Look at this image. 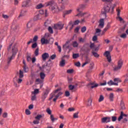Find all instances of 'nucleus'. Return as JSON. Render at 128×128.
I'll return each instance as SVG.
<instances>
[{
    "mask_svg": "<svg viewBox=\"0 0 128 128\" xmlns=\"http://www.w3.org/2000/svg\"><path fill=\"white\" fill-rule=\"evenodd\" d=\"M70 48V46H68V43H66L63 46V49L64 50H66Z\"/></svg>",
    "mask_w": 128,
    "mask_h": 128,
    "instance_id": "e433bc0d",
    "label": "nucleus"
},
{
    "mask_svg": "<svg viewBox=\"0 0 128 128\" xmlns=\"http://www.w3.org/2000/svg\"><path fill=\"white\" fill-rule=\"evenodd\" d=\"M50 120H52V122H54V120H58V118H54V115L51 114L50 116Z\"/></svg>",
    "mask_w": 128,
    "mask_h": 128,
    "instance_id": "a878e982",
    "label": "nucleus"
},
{
    "mask_svg": "<svg viewBox=\"0 0 128 128\" xmlns=\"http://www.w3.org/2000/svg\"><path fill=\"white\" fill-rule=\"evenodd\" d=\"M41 44H50V40L44 38H42L41 39Z\"/></svg>",
    "mask_w": 128,
    "mask_h": 128,
    "instance_id": "ddd939ff",
    "label": "nucleus"
},
{
    "mask_svg": "<svg viewBox=\"0 0 128 128\" xmlns=\"http://www.w3.org/2000/svg\"><path fill=\"white\" fill-rule=\"evenodd\" d=\"M31 100L32 101L36 100V94L32 96Z\"/></svg>",
    "mask_w": 128,
    "mask_h": 128,
    "instance_id": "052dcab7",
    "label": "nucleus"
},
{
    "mask_svg": "<svg viewBox=\"0 0 128 128\" xmlns=\"http://www.w3.org/2000/svg\"><path fill=\"white\" fill-rule=\"evenodd\" d=\"M104 100V98L102 95H100L98 100L99 102H102Z\"/></svg>",
    "mask_w": 128,
    "mask_h": 128,
    "instance_id": "c9c22d12",
    "label": "nucleus"
},
{
    "mask_svg": "<svg viewBox=\"0 0 128 128\" xmlns=\"http://www.w3.org/2000/svg\"><path fill=\"white\" fill-rule=\"evenodd\" d=\"M120 37H121L122 38H126V34H123L120 36Z\"/></svg>",
    "mask_w": 128,
    "mask_h": 128,
    "instance_id": "6e6d98bb",
    "label": "nucleus"
},
{
    "mask_svg": "<svg viewBox=\"0 0 128 128\" xmlns=\"http://www.w3.org/2000/svg\"><path fill=\"white\" fill-rule=\"evenodd\" d=\"M72 12V10H65L64 12V16H66L68 14H70Z\"/></svg>",
    "mask_w": 128,
    "mask_h": 128,
    "instance_id": "412c9836",
    "label": "nucleus"
},
{
    "mask_svg": "<svg viewBox=\"0 0 128 128\" xmlns=\"http://www.w3.org/2000/svg\"><path fill=\"white\" fill-rule=\"evenodd\" d=\"M32 26V24L31 22H29L26 25L27 28H30Z\"/></svg>",
    "mask_w": 128,
    "mask_h": 128,
    "instance_id": "7c9ffc66",
    "label": "nucleus"
},
{
    "mask_svg": "<svg viewBox=\"0 0 128 128\" xmlns=\"http://www.w3.org/2000/svg\"><path fill=\"white\" fill-rule=\"evenodd\" d=\"M19 78H24V72L22 71V70H20L19 71Z\"/></svg>",
    "mask_w": 128,
    "mask_h": 128,
    "instance_id": "c85d7f7f",
    "label": "nucleus"
},
{
    "mask_svg": "<svg viewBox=\"0 0 128 128\" xmlns=\"http://www.w3.org/2000/svg\"><path fill=\"white\" fill-rule=\"evenodd\" d=\"M72 72H74L73 69H69L67 70V74H72Z\"/></svg>",
    "mask_w": 128,
    "mask_h": 128,
    "instance_id": "5fc2aeb1",
    "label": "nucleus"
},
{
    "mask_svg": "<svg viewBox=\"0 0 128 128\" xmlns=\"http://www.w3.org/2000/svg\"><path fill=\"white\" fill-rule=\"evenodd\" d=\"M110 28V25L109 24H107V26L106 27V28H104V32H106V30H108V28Z\"/></svg>",
    "mask_w": 128,
    "mask_h": 128,
    "instance_id": "a18cd8bd",
    "label": "nucleus"
},
{
    "mask_svg": "<svg viewBox=\"0 0 128 128\" xmlns=\"http://www.w3.org/2000/svg\"><path fill=\"white\" fill-rule=\"evenodd\" d=\"M38 46V44L35 42L32 44V48H36Z\"/></svg>",
    "mask_w": 128,
    "mask_h": 128,
    "instance_id": "3c124183",
    "label": "nucleus"
},
{
    "mask_svg": "<svg viewBox=\"0 0 128 128\" xmlns=\"http://www.w3.org/2000/svg\"><path fill=\"white\" fill-rule=\"evenodd\" d=\"M38 50H39V48H38L34 52V54L36 56H38Z\"/></svg>",
    "mask_w": 128,
    "mask_h": 128,
    "instance_id": "37998d69",
    "label": "nucleus"
},
{
    "mask_svg": "<svg viewBox=\"0 0 128 128\" xmlns=\"http://www.w3.org/2000/svg\"><path fill=\"white\" fill-rule=\"evenodd\" d=\"M64 24H62L61 23L54 24L53 26V28L54 30H62V28H64Z\"/></svg>",
    "mask_w": 128,
    "mask_h": 128,
    "instance_id": "6e6552de",
    "label": "nucleus"
},
{
    "mask_svg": "<svg viewBox=\"0 0 128 128\" xmlns=\"http://www.w3.org/2000/svg\"><path fill=\"white\" fill-rule=\"evenodd\" d=\"M122 112H121L120 116L118 117V122H120V120H122L123 118V116H122Z\"/></svg>",
    "mask_w": 128,
    "mask_h": 128,
    "instance_id": "58836bf2",
    "label": "nucleus"
},
{
    "mask_svg": "<svg viewBox=\"0 0 128 128\" xmlns=\"http://www.w3.org/2000/svg\"><path fill=\"white\" fill-rule=\"evenodd\" d=\"M99 24V28H102L104 26V18H102L100 20Z\"/></svg>",
    "mask_w": 128,
    "mask_h": 128,
    "instance_id": "4468645a",
    "label": "nucleus"
},
{
    "mask_svg": "<svg viewBox=\"0 0 128 128\" xmlns=\"http://www.w3.org/2000/svg\"><path fill=\"white\" fill-rule=\"evenodd\" d=\"M92 54L95 58H98L100 56V55L94 52H92Z\"/></svg>",
    "mask_w": 128,
    "mask_h": 128,
    "instance_id": "f704fd0d",
    "label": "nucleus"
},
{
    "mask_svg": "<svg viewBox=\"0 0 128 128\" xmlns=\"http://www.w3.org/2000/svg\"><path fill=\"white\" fill-rule=\"evenodd\" d=\"M49 56L48 53L45 52L42 54V60H46V58H48Z\"/></svg>",
    "mask_w": 128,
    "mask_h": 128,
    "instance_id": "2eb2a0df",
    "label": "nucleus"
},
{
    "mask_svg": "<svg viewBox=\"0 0 128 128\" xmlns=\"http://www.w3.org/2000/svg\"><path fill=\"white\" fill-rule=\"evenodd\" d=\"M38 36H34V38H33V42H36V40H38Z\"/></svg>",
    "mask_w": 128,
    "mask_h": 128,
    "instance_id": "de8ad7c7",
    "label": "nucleus"
},
{
    "mask_svg": "<svg viewBox=\"0 0 128 128\" xmlns=\"http://www.w3.org/2000/svg\"><path fill=\"white\" fill-rule=\"evenodd\" d=\"M42 115H38L36 117H35L36 120H40V118H42Z\"/></svg>",
    "mask_w": 128,
    "mask_h": 128,
    "instance_id": "79ce46f5",
    "label": "nucleus"
},
{
    "mask_svg": "<svg viewBox=\"0 0 128 128\" xmlns=\"http://www.w3.org/2000/svg\"><path fill=\"white\" fill-rule=\"evenodd\" d=\"M90 59L88 58H86V60L85 62H84L82 64V68H84V66H86V64H90Z\"/></svg>",
    "mask_w": 128,
    "mask_h": 128,
    "instance_id": "a211bd4d",
    "label": "nucleus"
},
{
    "mask_svg": "<svg viewBox=\"0 0 128 128\" xmlns=\"http://www.w3.org/2000/svg\"><path fill=\"white\" fill-rule=\"evenodd\" d=\"M80 24V21L78 20H76L74 23V26H76V24Z\"/></svg>",
    "mask_w": 128,
    "mask_h": 128,
    "instance_id": "774afa93",
    "label": "nucleus"
},
{
    "mask_svg": "<svg viewBox=\"0 0 128 128\" xmlns=\"http://www.w3.org/2000/svg\"><path fill=\"white\" fill-rule=\"evenodd\" d=\"M101 122L102 124H108V122H110V117H104L102 118Z\"/></svg>",
    "mask_w": 128,
    "mask_h": 128,
    "instance_id": "1a4fd4ad",
    "label": "nucleus"
},
{
    "mask_svg": "<svg viewBox=\"0 0 128 128\" xmlns=\"http://www.w3.org/2000/svg\"><path fill=\"white\" fill-rule=\"evenodd\" d=\"M50 88H47L45 90V92H43L42 96V102H44V100L46 98H48V94H50Z\"/></svg>",
    "mask_w": 128,
    "mask_h": 128,
    "instance_id": "423d86ee",
    "label": "nucleus"
},
{
    "mask_svg": "<svg viewBox=\"0 0 128 128\" xmlns=\"http://www.w3.org/2000/svg\"><path fill=\"white\" fill-rule=\"evenodd\" d=\"M30 3V0H28L22 2V8H26L28 6V4Z\"/></svg>",
    "mask_w": 128,
    "mask_h": 128,
    "instance_id": "dca6fc26",
    "label": "nucleus"
},
{
    "mask_svg": "<svg viewBox=\"0 0 128 128\" xmlns=\"http://www.w3.org/2000/svg\"><path fill=\"white\" fill-rule=\"evenodd\" d=\"M72 46L74 48H78V42L75 41L73 42Z\"/></svg>",
    "mask_w": 128,
    "mask_h": 128,
    "instance_id": "4c0bfd02",
    "label": "nucleus"
},
{
    "mask_svg": "<svg viewBox=\"0 0 128 128\" xmlns=\"http://www.w3.org/2000/svg\"><path fill=\"white\" fill-rule=\"evenodd\" d=\"M64 64H66V61L64 60H62L60 62V66H64Z\"/></svg>",
    "mask_w": 128,
    "mask_h": 128,
    "instance_id": "2f4dec72",
    "label": "nucleus"
},
{
    "mask_svg": "<svg viewBox=\"0 0 128 128\" xmlns=\"http://www.w3.org/2000/svg\"><path fill=\"white\" fill-rule=\"evenodd\" d=\"M65 4H62L60 6V8L58 7L59 12H62V10H64V8H66V7L64 6Z\"/></svg>",
    "mask_w": 128,
    "mask_h": 128,
    "instance_id": "cd10ccee",
    "label": "nucleus"
},
{
    "mask_svg": "<svg viewBox=\"0 0 128 128\" xmlns=\"http://www.w3.org/2000/svg\"><path fill=\"white\" fill-rule=\"evenodd\" d=\"M80 56V54H74L72 55L73 58H78Z\"/></svg>",
    "mask_w": 128,
    "mask_h": 128,
    "instance_id": "72a5a7b5",
    "label": "nucleus"
},
{
    "mask_svg": "<svg viewBox=\"0 0 128 128\" xmlns=\"http://www.w3.org/2000/svg\"><path fill=\"white\" fill-rule=\"evenodd\" d=\"M98 84H94V82H91L88 84V88H98Z\"/></svg>",
    "mask_w": 128,
    "mask_h": 128,
    "instance_id": "9b49d317",
    "label": "nucleus"
},
{
    "mask_svg": "<svg viewBox=\"0 0 128 128\" xmlns=\"http://www.w3.org/2000/svg\"><path fill=\"white\" fill-rule=\"evenodd\" d=\"M26 11L24 10H22L20 12V14L18 16V18H22V16H26Z\"/></svg>",
    "mask_w": 128,
    "mask_h": 128,
    "instance_id": "aec40b11",
    "label": "nucleus"
},
{
    "mask_svg": "<svg viewBox=\"0 0 128 128\" xmlns=\"http://www.w3.org/2000/svg\"><path fill=\"white\" fill-rule=\"evenodd\" d=\"M60 92V89H57L54 92H52L50 94L49 100H52V98H54L53 99V102H56V100L60 96H62V92Z\"/></svg>",
    "mask_w": 128,
    "mask_h": 128,
    "instance_id": "f03ea898",
    "label": "nucleus"
},
{
    "mask_svg": "<svg viewBox=\"0 0 128 128\" xmlns=\"http://www.w3.org/2000/svg\"><path fill=\"white\" fill-rule=\"evenodd\" d=\"M44 6L42 5V4H40L36 6V8H37V10H40V8H44Z\"/></svg>",
    "mask_w": 128,
    "mask_h": 128,
    "instance_id": "c756f323",
    "label": "nucleus"
},
{
    "mask_svg": "<svg viewBox=\"0 0 128 128\" xmlns=\"http://www.w3.org/2000/svg\"><path fill=\"white\" fill-rule=\"evenodd\" d=\"M34 18H36V20H40V14L36 15Z\"/></svg>",
    "mask_w": 128,
    "mask_h": 128,
    "instance_id": "09e8293b",
    "label": "nucleus"
},
{
    "mask_svg": "<svg viewBox=\"0 0 128 128\" xmlns=\"http://www.w3.org/2000/svg\"><path fill=\"white\" fill-rule=\"evenodd\" d=\"M122 64H124V62L122 60V59H120L118 62V66H114L113 68L114 72H118V70H120L122 68Z\"/></svg>",
    "mask_w": 128,
    "mask_h": 128,
    "instance_id": "39448f33",
    "label": "nucleus"
},
{
    "mask_svg": "<svg viewBox=\"0 0 128 128\" xmlns=\"http://www.w3.org/2000/svg\"><path fill=\"white\" fill-rule=\"evenodd\" d=\"M114 82H116V84H118V82H120V78H115L114 79Z\"/></svg>",
    "mask_w": 128,
    "mask_h": 128,
    "instance_id": "473e14b6",
    "label": "nucleus"
},
{
    "mask_svg": "<svg viewBox=\"0 0 128 128\" xmlns=\"http://www.w3.org/2000/svg\"><path fill=\"white\" fill-rule=\"evenodd\" d=\"M108 84L109 86H118V83L114 82L112 80H110Z\"/></svg>",
    "mask_w": 128,
    "mask_h": 128,
    "instance_id": "6ab92c4d",
    "label": "nucleus"
},
{
    "mask_svg": "<svg viewBox=\"0 0 128 128\" xmlns=\"http://www.w3.org/2000/svg\"><path fill=\"white\" fill-rule=\"evenodd\" d=\"M18 52V50L16 48V44H13V46L12 48V55L10 56H8L7 58V64H8L10 65V62H12V60H14L16 58V52Z\"/></svg>",
    "mask_w": 128,
    "mask_h": 128,
    "instance_id": "7ed1b4c3",
    "label": "nucleus"
},
{
    "mask_svg": "<svg viewBox=\"0 0 128 128\" xmlns=\"http://www.w3.org/2000/svg\"><path fill=\"white\" fill-rule=\"evenodd\" d=\"M38 89H35L34 92H32V94H38L39 92Z\"/></svg>",
    "mask_w": 128,
    "mask_h": 128,
    "instance_id": "bf43d9fd",
    "label": "nucleus"
},
{
    "mask_svg": "<svg viewBox=\"0 0 128 128\" xmlns=\"http://www.w3.org/2000/svg\"><path fill=\"white\" fill-rule=\"evenodd\" d=\"M120 106L121 108V110H126V106H124V101L122 100L120 104Z\"/></svg>",
    "mask_w": 128,
    "mask_h": 128,
    "instance_id": "4be33fe9",
    "label": "nucleus"
},
{
    "mask_svg": "<svg viewBox=\"0 0 128 128\" xmlns=\"http://www.w3.org/2000/svg\"><path fill=\"white\" fill-rule=\"evenodd\" d=\"M112 46H110L109 47L110 51H106L105 54H104V56H105L108 60V62H112V56H110V52L112 50Z\"/></svg>",
    "mask_w": 128,
    "mask_h": 128,
    "instance_id": "20e7f679",
    "label": "nucleus"
},
{
    "mask_svg": "<svg viewBox=\"0 0 128 128\" xmlns=\"http://www.w3.org/2000/svg\"><path fill=\"white\" fill-rule=\"evenodd\" d=\"M74 118H78V112L74 113L73 116Z\"/></svg>",
    "mask_w": 128,
    "mask_h": 128,
    "instance_id": "49530a36",
    "label": "nucleus"
},
{
    "mask_svg": "<svg viewBox=\"0 0 128 128\" xmlns=\"http://www.w3.org/2000/svg\"><path fill=\"white\" fill-rule=\"evenodd\" d=\"M48 30L50 34H54V30H52V28L50 26H49L48 28Z\"/></svg>",
    "mask_w": 128,
    "mask_h": 128,
    "instance_id": "c03bdc74",
    "label": "nucleus"
},
{
    "mask_svg": "<svg viewBox=\"0 0 128 128\" xmlns=\"http://www.w3.org/2000/svg\"><path fill=\"white\" fill-rule=\"evenodd\" d=\"M92 40L93 42H96V40H98V36H94L92 37Z\"/></svg>",
    "mask_w": 128,
    "mask_h": 128,
    "instance_id": "864d4df0",
    "label": "nucleus"
},
{
    "mask_svg": "<svg viewBox=\"0 0 128 128\" xmlns=\"http://www.w3.org/2000/svg\"><path fill=\"white\" fill-rule=\"evenodd\" d=\"M116 92H122V89L118 88Z\"/></svg>",
    "mask_w": 128,
    "mask_h": 128,
    "instance_id": "69168bd1",
    "label": "nucleus"
},
{
    "mask_svg": "<svg viewBox=\"0 0 128 128\" xmlns=\"http://www.w3.org/2000/svg\"><path fill=\"white\" fill-rule=\"evenodd\" d=\"M23 70L24 72H28V67L26 65L23 66Z\"/></svg>",
    "mask_w": 128,
    "mask_h": 128,
    "instance_id": "b1692460",
    "label": "nucleus"
},
{
    "mask_svg": "<svg viewBox=\"0 0 128 128\" xmlns=\"http://www.w3.org/2000/svg\"><path fill=\"white\" fill-rule=\"evenodd\" d=\"M82 50L84 54H90V46L88 45V44H86L82 48Z\"/></svg>",
    "mask_w": 128,
    "mask_h": 128,
    "instance_id": "0eeeda50",
    "label": "nucleus"
},
{
    "mask_svg": "<svg viewBox=\"0 0 128 128\" xmlns=\"http://www.w3.org/2000/svg\"><path fill=\"white\" fill-rule=\"evenodd\" d=\"M117 119H118V118L116 116H112V122H116Z\"/></svg>",
    "mask_w": 128,
    "mask_h": 128,
    "instance_id": "8fccbe9b",
    "label": "nucleus"
},
{
    "mask_svg": "<svg viewBox=\"0 0 128 128\" xmlns=\"http://www.w3.org/2000/svg\"><path fill=\"white\" fill-rule=\"evenodd\" d=\"M78 40L80 42H84V39L82 38H79Z\"/></svg>",
    "mask_w": 128,
    "mask_h": 128,
    "instance_id": "338daca9",
    "label": "nucleus"
},
{
    "mask_svg": "<svg viewBox=\"0 0 128 128\" xmlns=\"http://www.w3.org/2000/svg\"><path fill=\"white\" fill-rule=\"evenodd\" d=\"M46 66H48V64H44L42 67L40 66L39 68L40 70H44V68H46Z\"/></svg>",
    "mask_w": 128,
    "mask_h": 128,
    "instance_id": "393cba45",
    "label": "nucleus"
},
{
    "mask_svg": "<svg viewBox=\"0 0 128 128\" xmlns=\"http://www.w3.org/2000/svg\"><path fill=\"white\" fill-rule=\"evenodd\" d=\"M110 99L111 102H112V100H114V94L112 93L110 94Z\"/></svg>",
    "mask_w": 128,
    "mask_h": 128,
    "instance_id": "ea45409f",
    "label": "nucleus"
},
{
    "mask_svg": "<svg viewBox=\"0 0 128 128\" xmlns=\"http://www.w3.org/2000/svg\"><path fill=\"white\" fill-rule=\"evenodd\" d=\"M46 112L48 114H50V116L52 115V110H50V108H48L46 110Z\"/></svg>",
    "mask_w": 128,
    "mask_h": 128,
    "instance_id": "a19ab883",
    "label": "nucleus"
},
{
    "mask_svg": "<svg viewBox=\"0 0 128 128\" xmlns=\"http://www.w3.org/2000/svg\"><path fill=\"white\" fill-rule=\"evenodd\" d=\"M33 124H40V120H34L33 121Z\"/></svg>",
    "mask_w": 128,
    "mask_h": 128,
    "instance_id": "13d9d810",
    "label": "nucleus"
},
{
    "mask_svg": "<svg viewBox=\"0 0 128 128\" xmlns=\"http://www.w3.org/2000/svg\"><path fill=\"white\" fill-rule=\"evenodd\" d=\"M116 12H117V16H118V18L120 22H122V18L120 16V10L117 9Z\"/></svg>",
    "mask_w": 128,
    "mask_h": 128,
    "instance_id": "f3484780",
    "label": "nucleus"
},
{
    "mask_svg": "<svg viewBox=\"0 0 128 128\" xmlns=\"http://www.w3.org/2000/svg\"><path fill=\"white\" fill-rule=\"evenodd\" d=\"M40 14H44V16L46 17L48 16V10H46L45 11L44 10H40L39 11Z\"/></svg>",
    "mask_w": 128,
    "mask_h": 128,
    "instance_id": "f8f14e48",
    "label": "nucleus"
},
{
    "mask_svg": "<svg viewBox=\"0 0 128 128\" xmlns=\"http://www.w3.org/2000/svg\"><path fill=\"white\" fill-rule=\"evenodd\" d=\"M74 88V86H72V85L69 86V89L70 90H72Z\"/></svg>",
    "mask_w": 128,
    "mask_h": 128,
    "instance_id": "e2e57ef3",
    "label": "nucleus"
},
{
    "mask_svg": "<svg viewBox=\"0 0 128 128\" xmlns=\"http://www.w3.org/2000/svg\"><path fill=\"white\" fill-rule=\"evenodd\" d=\"M46 6H50L51 8V10L52 14H58L60 12V10L58 9V4L54 0H51L46 3Z\"/></svg>",
    "mask_w": 128,
    "mask_h": 128,
    "instance_id": "f257e3e1",
    "label": "nucleus"
},
{
    "mask_svg": "<svg viewBox=\"0 0 128 128\" xmlns=\"http://www.w3.org/2000/svg\"><path fill=\"white\" fill-rule=\"evenodd\" d=\"M14 10L15 9H12L11 11H10V16H12L14 14Z\"/></svg>",
    "mask_w": 128,
    "mask_h": 128,
    "instance_id": "4d7b16f0",
    "label": "nucleus"
},
{
    "mask_svg": "<svg viewBox=\"0 0 128 128\" xmlns=\"http://www.w3.org/2000/svg\"><path fill=\"white\" fill-rule=\"evenodd\" d=\"M26 114H27L28 116H29V114H30V111L28 110V109H26Z\"/></svg>",
    "mask_w": 128,
    "mask_h": 128,
    "instance_id": "680f3d73",
    "label": "nucleus"
},
{
    "mask_svg": "<svg viewBox=\"0 0 128 128\" xmlns=\"http://www.w3.org/2000/svg\"><path fill=\"white\" fill-rule=\"evenodd\" d=\"M56 58V54H52L50 56L51 60H54Z\"/></svg>",
    "mask_w": 128,
    "mask_h": 128,
    "instance_id": "0e129e2a",
    "label": "nucleus"
},
{
    "mask_svg": "<svg viewBox=\"0 0 128 128\" xmlns=\"http://www.w3.org/2000/svg\"><path fill=\"white\" fill-rule=\"evenodd\" d=\"M40 78L41 80H44V78H46V74L42 72H41L40 73Z\"/></svg>",
    "mask_w": 128,
    "mask_h": 128,
    "instance_id": "bb28decb",
    "label": "nucleus"
},
{
    "mask_svg": "<svg viewBox=\"0 0 128 128\" xmlns=\"http://www.w3.org/2000/svg\"><path fill=\"white\" fill-rule=\"evenodd\" d=\"M110 6H106L102 10V14H106V12H110Z\"/></svg>",
    "mask_w": 128,
    "mask_h": 128,
    "instance_id": "9d476101",
    "label": "nucleus"
},
{
    "mask_svg": "<svg viewBox=\"0 0 128 128\" xmlns=\"http://www.w3.org/2000/svg\"><path fill=\"white\" fill-rule=\"evenodd\" d=\"M86 30V27L84 26L81 29L82 32H85Z\"/></svg>",
    "mask_w": 128,
    "mask_h": 128,
    "instance_id": "603ef678",
    "label": "nucleus"
},
{
    "mask_svg": "<svg viewBox=\"0 0 128 128\" xmlns=\"http://www.w3.org/2000/svg\"><path fill=\"white\" fill-rule=\"evenodd\" d=\"M62 4H65L66 6L68 4V0H60Z\"/></svg>",
    "mask_w": 128,
    "mask_h": 128,
    "instance_id": "5701e85b",
    "label": "nucleus"
}]
</instances>
